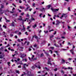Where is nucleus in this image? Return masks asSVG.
Returning a JSON list of instances; mask_svg holds the SVG:
<instances>
[{"label":"nucleus","instance_id":"nucleus-1","mask_svg":"<svg viewBox=\"0 0 76 76\" xmlns=\"http://www.w3.org/2000/svg\"><path fill=\"white\" fill-rule=\"evenodd\" d=\"M25 72L26 73H25V72H23V74H22L21 76H23L24 75H27V76H34V75L31 74V72H29V71L28 70H26L25 71Z\"/></svg>","mask_w":76,"mask_h":76},{"label":"nucleus","instance_id":"nucleus-2","mask_svg":"<svg viewBox=\"0 0 76 76\" xmlns=\"http://www.w3.org/2000/svg\"><path fill=\"white\" fill-rule=\"evenodd\" d=\"M20 57L22 58H23L25 56L26 57V55L24 53L22 54V53L20 52Z\"/></svg>","mask_w":76,"mask_h":76},{"label":"nucleus","instance_id":"nucleus-3","mask_svg":"<svg viewBox=\"0 0 76 76\" xmlns=\"http://www.w3.org/2000/svg\"><path fill=\"white\" fill-rule=\"evenodd\" d=\"M56 23L55 24L56 26H57L58 25H59V24L60 23V22L58 20H57L56 21Z\"/></svg>","mask_w":76,"mask_h":76},{"label":"nucleus","instance_id":"nucleus-4","mask_svg":"<svg viewBox=\"0 0 76 76\" xmlns=\"http://www.w3.org/2000/svg\"><path fill=\"white\" fill-rule=\"evenodd\" d=\"M51 10H52V11L56 12V11H58L59 10V9H54L53 8H51Z\"/></svg>","mask_w":76,"mask_h":76},{"label":"nucleus","instance_id":"nucleus-5","mask_svg":"<svg viewBox=\"0 0 76 76\" xmlns=\"http://www.w3.org/2000/svg\"><path fill=\"white\" fill-rule=\"evenodd\" d=\"M34 37H34L35 38H36L37 39H40V38H38V36H36V35H34L33 36V37H32L33 39L34 38Z\"/></svg>","mask_w":76,"mask_h":76},{"label":"nucleus","instance_id":"nucleus-6","mask_svg":"<svg viewBox=\"0 0 76 76\" xmlns=\"http://www.w3.org/2000/svg\"><path fill=\"white\" fill-rule=\"evenodd\" d=\"M18 20H22V24L23 25L24 24V20H22V18H19L18 19Z\"/></svg>","mask_w":76,"mask_h":76},{"label":"nucleus","instance_id":"nucleus-7","mask_svg":"<svg viewBox=\"0 0 76 76\" xmlns=\"http://www.w3.org/2000/svg\"><path fill=\"white\" fill-rule=\"evenodd\" d=\"M34 66L36 67H37L38 68H39V69H41L40 66L39 65H37V64H36L34 65Z\"/></svg>","mask_w":76,"mask_h":76},{"label":"nucleus","instance_id":"nucleus-8","mask_svg":"<svg viewBox=\"0 0 76 76\" xmlns=\"http://www.w3.org/2000/svg\"><path fill=\"white\" fill-rule=\"evenodd\" d=\"M32 57H31V61H32V60H37V58H34V55H33L32 56Z\"/></svg>","mask_w":76,"mask_h":76},{"label":"nucleus","instance_id":"nucleus-9","mask_svg":"<svg viewBox=\"0 0 76 76\" xmlns=\"http://www.w3.org/2000/svg\"><path fill=\"white\" fill-rule=\"evenodd\" d=\"M25 66H26V67H28V65L26 64H24V65L23 66V68L24 69H26V67H25Z\"/></svg>","mask_w":76,"mask_h":76},{"label":"nucleus","instance_id":"nucleus-10","mask_svg":"<svg viewBox=\"0 0 76 76\" xmlns=\"http://www.w3.org/2000/svg\"><path fill=\"white\" fill-rule=\"evenodd\" d=\"M74 50V49H72L70 50V51L71 52L72 54H75V53H74V51H73Z\"/></svg>","mask_w":76,"mask_h":76},{"label":"nucleus","instance_id":"nucleus-11","mask_svg":"<svg viewBox=\"0 0 76 76\" xmlns=\"http://www.w3.org/2000/svg\"><path fill=\"white\" fill-rule=\"evenodd\" d=\"M29 8H30V6H28V7H27L25 9V12H26V11H28V9H29Z\"/></svg>","mask_w":76,"mask_h":76},{"label":"nucleus","instance_id":"nucleus-12","mask_svg":"<svg viewBox=\"0 0 76 76\" xmlns=\"http://www.w3.org/2000/svg\"><path fill=\"white\" fill-rule=\"evenodd\" d=\"M65 63H66L65 62V61L64 60V59H62V62H61L62 64H64Z\"/></svg>","mask_w":76,"mask_h":76},{"label":"nucleus","instance_id":"nucleus-13","mask_svg":"<svg viewBox=\"0 0 76 76\" xmlns=\"http://www.w3.org/2000/svg\"><path fill=\"white\" fill-rule=\"evenodd\" d=\"M65 15H66V14H63L61 16V17H60V18L61 19H62V18H63L64 16H65Z\"/></svg>","mask_w":76,"mask_h":76},{"label":"nucleus","instance_id":"nucleus-14","mask_svg":"<svg viewBox=\"0 0 76 76\" xmlns=\"http://www.w3.org/2000/svg\"><path fill=\"white\" fill-rule=\"evenodd\" d=\"M27 60H28V59H27V58H26L23 59L22 60V61H25L26 62V61H27Z\"/></svg>","mask_w":76,"mask_h":76},{"label":"nucleus","instance_id":"nucleus-15","mask_svg":"<svg viewBox=\"0 0 76 76\" xmlns=\"http://www.w3.org/2000/svg\"><path fill=\"white\" fill-rule=\"evenodd\" d=\"M37 24H35L34 26H33V28H35V27H37Z\"/></svg>","mask_w":76,"mask_h":76},{"label":"nucleus","instance_id":"nucleus-16","mask_svg":"<svg viewBox=\"0 0 76 76\" xmlns=\"http://www.w3.org/2000/svg\"><path fill=\"white\" fill-rule=\"evenodd\" d=\"M1 9H3V8H4V5H3L2 4H1Z\"/></svg>","mask_w":76,"mask_h":76},{"label":"nucleus","instance_id":"nucleus-17","mask_svg":"<svg viewBox=\"0 0 76 76\" xmlns=\"http://www.w3.org/2000/svg\"><path fill=\"white\" fill-rule=\"evenodd\" d=\"M45 9L44 8H42V9H40V10L41 11V12H42L43 11V10H45Z\"/></svg>","mask_w":76,"mask_h":76},{"label":"nucleus","instance_id":"nucleus-18","mask_svg":"<svg viewBox=\"0 0 76 76\" xmlns=\"http://www.w3.org/2000/svg\"><path fill=\"white\" fill-rule=\"evenodd\" d=\"M11 26H15V23H14V22H12V23L11 24Z\"/></svg>","mask_w":76,"mask_h":76},{"label":"nucleus","instance_id":"nucleus-19","mask_svg":"<svg viewBox=\"0 0 76 76\" xmlns=\"http://www.w3.org/2000/svg\"><path fill=\"white\" fill-rule=\"evenodd\" d=\"M5 19L6 22H10V20H8L6 18H5Z\"/></svg>","mask_w":76,"mask_h":76},{"label":"nucleus","instance_id":"nucleus-20","mask_svg":"<svg viewBox=\"0 0 76 76\" xmlns=\"http://www.w3.org/2000/svg\"><path fill=\"white\" fill-rule=\"evenodd\" d=\"M53 37H54V36L53 35H51L50 37V40H51V38H53Z\"/></svg>","mask_w":76,"mask_h":76},{"label":"nucleus","instance_id":"nucleus-21","mask_svg":"<svg viewBox=\"0 0 76 76\" xmlns=\"http://www.w3.org/2000/svg\"><path fill=\"white\" fill-rule=\"evenodd\" d=\"M48 64H50V65H51H51H52V64L51 63V62L50 61H48Z\"/></svg>","mask_w":76,"mask_h":76},{"label":"nucleus","instance_id":"nucleus-22","mask_svg":"<svg viewBox=\"0 0 76 76\" xmlns=\"http://www.w3.org/2000/svg\"><path fill=\"white\" fill-rule=\"evenodd\" d=\"M23 29H22L21 30V31H24V30H25V26H23Z\"/></svg>","mask_w":76,"mask_h":76},{"label":"nucleus","instance_id":"nucleus-23","mask_svg":"<svg viewBox=\"0 0 76 76\" xmlns=\"http://www.w3.org/2000/svg\"><path fill=\"white\" fill-rule=\"evenodd\" d=\"M20 8L21 9H23L25 8V7H23L20 6Z\"/></svg>","mask_w":76,"mask_h":76},{"label":"nucleus","instance_id":"nucleus-24","mask_svg":"<svg viewBox=\"0 0 76 76\" xmlns=\"http://www.w3.org/2000/svg\"><path fill=\"white\" fill-rule=\"evenodd\" d=\"M44 56V53H42L40 55V57H43Z\"/></svg>","mask_w":76,"mask_h":76},{"label":"nucleus","instance_id":"nucleus-25","mask_svg":"<svg viewBox=\"0 0 76 76\" xmlns=\"http://www.w3.org/2000/svg\"><path fill=\"white\" fill-rule=\"evenodd\" d=\"M45 54H46V55L47 56H50V55H49V54L48 53H47V52H45Z\"/></svg>","mask_w":76,"mask_h":76},{"label":"nucleus","instance_id":"nucleus-26","mask_svg":"<svg viewBox=\"0 0 76 76\" xmlns=\"http://www.w3.org/2000/svg\"><path fill=\"white\" fill-rule=\"evenodd\" d=\"M45 69H46V70L47 71H48L50 70V69L48 68L47 67H45Z\"/></svg>","mask_w":76,"mask_h":76},{"label":"nucleus","instance_id":"nucleus-27","mask_svg":"<svg viewBox=\"0 0 76 76\" xmlns=\"http://www.w3.org/2000/svg\"><path fill=\"white\" fill-rule=\"evenodd\" d=\"M48 7V9H49L50 8V7H51V5H49L47 6Z\"/></svg>","mask_w":76,"mask_h":76},{"label":"nucleus","instance_id":"nucleus-28","mask_svg":"<svg viewBox=\"0 0 76 76\" xmlns=\"http://www.w3.org/2000/svg\"><path fill=\"white\" fill-rule=\"evenodd\" d=\"M44 32L45 34H47V33L48 32V31H44Z\"/></svg>","mask_w":76,"mask_h":76},{"label":"nucleus","instance_id":"nucleus-29","mask_svg":"<svg viewBox=\"0 0 76 76\" xmlns=\"http://www.w3.org/2000/svg\"><path fill=\"white\" fill-rule=\"evenodd\" d=\"M68 28L69 30H70V29H71V27H70V26H68Z\"/></svg>","mask_w":76,"mask_h":76},{"label":"nucleus","instance_id":"nucleus-30","mask_svg":"<svg viewBox=\"0 0 76 76\" xmlns=\"http://www.w3.org/2000/svg\"><path fill=\"white\" fill-rule=\"evenodd\" d=\"M56 39H60V38H59L58 37H56Z\"/></svg>","mask_w":76,"mask_h":76},{"label":"nucleus","instance_id":"nucleus-31","mask_svg":"<svg viewBox=\"0 0 76 76\" xmlns=\"http://www.w3.org/2000/svg\"><path fill=\"white\" fill-rule=\"evenodd\" d=\"M35 3H33V4H32V7H35Z\"/></svg>","mask_w":76,"mask_h":76},{"label":"nucleus","instance_id":"nucleus-32","mask_svg":"<svg viewBox=\"0 0 76 76\" xmlns=\"http://www.w3.org/2000/svg\"><path fill=\"white\" fill-rule=\"evenodd\" d=\"M26 17H27V18H29V15L28 14H27Z\"/></svg>","mask_w":76,"mask_h":76},{"label":"nucleus","instance_id":"nucleus-33","mask_svg":"<svg viewBox=\"0 0 76 76\" xmlns=\"http://www.w3.org/2000/svg\"><path fill=\"white\" fill-rule=\"evenodd\" d=\"M48 30H50V28H51V27L50 26H48Z\"/></svg>","mask_w":76,"mask_h":76},{"label":"nucleus","instance_id":"nucleus-34","mask_svg":"<svg viewBox=\"0 0 76 76\" xmlns=\"http://www.w3.org/2000/svg\"><path fill=\"white\" fill-rule=\"evenodd\" d=\"M16 73H18V74H19L20 73H19V71L18 70H16Z\"/></svg>","mask_w":76,"mask_h":76},{"label":"nucleus","instance_id":"nucleus-35","mask_svg":"<svg viewBox=\"0 0 76 76\" xmlns=\"http://www.w3.org/2000/svg\"><path fill=\"white\" fill-rule=\"evenodd\" d=\"M68 69H71V70H72L73 69V68H72V67L70 68V67H69L67 68Z\"/></svg>","mask_w":76,"mask_h":76},{"label":"nucleus","instance_id":"nucleus-36","mask_svg":"<svg viewBox=\"0 0 76 76\" xmlns=\"http://www.w3.org/2000/svg\"><path fill=\"white\" fill-rule=\"evenodd\" d=\"M26 20H24V22H26V20H29V18H26Z\"/></svg>","mask_w":76,"mask_h":76},{"label":"nucleus","instance_id":"nucleus-37","mask_svg":"<svg viewBox=\"0 0 76 76\" xmlns=\"http://www.w3.org/2000/svg\"><path fill=\"white\" fill-rule=\"evenodd\" d=\"M55 46H56V47H59V46L58 45H56L55 44Z\"/></svg>","mask_w":76,"mask_h":76},{"label":"nucleus","instance_id":"nucleus-38","mask_svg":"<svg viewBox=\"0 0 76 76\" xmlns=\"http://www.w3.org/2000/svg\"><path fill=\"white\" fill-rule=\"evenodd\" d=\"M7 64H8V65L9 66H10V62H8Z\"/></svg>","mask_w":76,"mask_h":76},{"label":"nucleus","instance_id":"nucleus-39","mask_svg":"<svg viewBox=\"0 0 76 76\" xmlns=\"http://www.w3.org/2000/svg\"><path fill=\"white\" fill-rule=\"evenodd\" d=\"M30 27H31L30 26H28L27 29H29Z\"/></svg>","mask_w":76,"mask_h":76},{"label":"nucleus","instance_id":"nucleus-40","mask_svg":"<svg viewBox=\"0 0 76 76\" xmlns=\"http://www.w3.org/2000/svg\"><path fill=\"white\" fill-rule=\"evenodd\" d=\"M3 58V56H2L0 55V58Z\"/></svg>","mask_w":76,"mask_h":76},{"label":"nucleus","instance_id":"nucleus-41","mask_svg":"<svg viewBox=\"0 0 76 76\" xmlns=\"http://www.w3.org/2000/svg\"><path fill=\"white\" fill-rule=\"evenodd\" d=\"M68 45H72L71 44V43H70V42H69L68 43Z\"/></svg>","mask_w":76,"mask_h":76},{"label":"nucleus","instance_id":"nucleus-42","mask_svg":"<svg viewBox=\"0 0 76 76\" xmlns=\"http://www.w3.org/2000/svg\"><path fill=\"white\" fill-rule=\"evenodd\" d=\"M42 13H41L39 15V16H40V18H41L42 17Z\"/></svg>","mask_w":76,"mask_h":76},{"label":"nucleus","instance_id":"nucleus-43","mask_svg":"<svg viewBox=\"0 0 76 76\" xmlns=\"http://www.w3.org/2000/svg\"><path fill=\"white\" fill-rule=\"evenodd\" d=\"M50 48H51L52 50H53L54 48V47H50Z\"/></svg>","mask_w":76,"mask_h":76},{"label":"nucleus","instance_id":"nucleus-44","mask_svg":"<svg viewBox=\"0 0 76 76\" xmlns=\"http://www.w3.org/2000/svg\"><path fill=\"white\" fill-rule=\"evenodd\" d=\"M3 27H4V28H5V29H6V26L4 25L3 26Z\"/></svg>","mask_w":76,"mask_h":76},{"label":"nucleus","instance_id":"nucleus-45","mask_svg":"<svg viewBox=\"0 0 76 76\" xmlns=\"http://www.w3.org/2000/svg\"><path fill=\"white\" fill-rule=\"evenodd\" d=\"M12 5H13V6H14V7H16V5L14 3L12 4Z\"/></svg>","mask_w":76,"mask_h":76},{"label":"nucleus","instance_id":"nucleus-46","mask_svg":"<svg viewBox=\"0 0 76 76\" xmlns=\"http://www.w3.org/2000/svg\"><path fill=\"white\" fill-rule=\"evenodd\" d=\"M24 15V12H23L22 13H21V15H22V16H23Z\"/></svg>","mask_w":76,"mask_h":76},{"label":"nucleus","instance_id":"nucleus-47","mask_svg":"<svg viewBox=\"0 0 76 76\" xmlns=\"http://www.w3.org/2000/svg\"><path fill=\"white\" fill-rule=\"evenodd\" d=\"M37 45L35 44V45H34V47H37Z\"/></svg>","mask_w":76,"mask_h":76},{"label":"nucleus","instance_id":"nucleus-48","mask_svg":"<svg viewBox=\"0 0 76 76\" xmlns=\"http://www.w3.org/2000/svg\"><path fill=\"white\" fill-rule=\"evenodd\" d=\"M56 33H57V32L56 31H55L54 33L53 34V35H56Z\"/></svg>","mask_w":76,"mask_h":76},{"label":"nucleus","instance_id":"nucleus-49","mask_svg":"<svg viewBox=\"0 0 76 76\" xmlns=\"http://www.w3.org/2000/svg\"><path fill=\"white\" fill-rule=\"evenodd\" d=\"M31 68L32 69H35V67H34V66H32Z\"/></svg>","mask_w":76,"mask_h":76},{"label":"nucleus","instance_id":"nucleus-50","mask_svg":"<svg viewBox=\"0 0 76 76\" xmlns=\"http://www.w3.org/2000/svg\"><path fill=\"white\" fill-rule=\"evenodd\" d=\"M49 51H50V53H51V54L53 53V51H52V50H49Z\"/></svg>","mask_w":76,"mask_h":76},{"label":"nucleus","instance_id":"nucleus-51","mask_svg":"<svg viewBox=\"0 0 76 76\" xmlns=\"http://www.w3.org/2000/svg\"><path fill=\"white\" fill-rule=\"evenodd\" d=\"M0 31H3V29H2V28H0Z\"/></svg>","mask_w":76,"mask_h":76},{"label":"nucleus","instance_id":"nucleus-52","mask_svg":"<svg viewBox=\"0 0 76 76\" xmlns=\"http://www.w3.org/2000/svg\"><path fill=\"white\" fill-rule=\"evenodd\" d=\"M19 2L20 3H22V1L21 0H20L19 1Z\"/></svg>","mask_w":76,"mask_h":76},{"label":"nucleus","instance_id":"nucleus-53","mask_svg":"<svg viewBox=\"0 0 76 76\" xmlns=\"http://www.w3.org/2000/svg\"><path fill=\"white\" fill-rule=\"evenodd\" d=\"M29 42H27V45H29Z\"/></svg>","mask_w":76,"mask_h":76},{"label":"nucleus","instance_id":"nucleus-54","mask_svg":"<svg viewBox=\"0 0 76 76\" xmlns=\"http://www.w3.org/2000/svg\"><path fill=\"white\" fill-rule=\"evenodd\" d=\"M3 11V10H2V9L1 8H0V12H2Z\"/></svg>","mask_w":76,"mask_h":76},{"label":"nucleus","instance_id":"nucleus-55","mask_svg":"<svg viewBox=\"0 0 76 76\" xmlns=\"http://www.w3.org/2000/svg\"><path fill=\"white\" fill-rule=\"evenodd\" d=\"M18 68H21V66L20 65L18 66Z\"/></svg>","mask_w":76,"mask_h":76},{"label":"nucleus","instance_id":"nucleus-56","mask_svg":"<svg viewBox=\"0 0 76 76\" xmlns=\"http://www.w3.org/2000/svg\"><path fill=\"white\" fill-rule=\"evenodd\" d=\"M13 34H10V36L11 37H13Z\"/></svg>","mask_w":76,"mask_h":76},{"label":"nucleus","instance_id":"nucleus-57","mask_svg":"<svg viewBox=\"0 0 76 76\" xmlns=\"http://www.w3.org/2000/svg\"><path fill=\"white\" fill-rule=\"evenodd\" d=\"M61 73H64V71L63 70H62L61 71Z\"/></svg>","mask_w":76,"mask_h":76},{"label":"nucleus","instance_id":"nucleus-58","mask_svg":"<svg viewBox=\"0 0 76 76\" xmlns=\"http://www.w3.org/2000/svg\"><path fill=\"white\" fill-rule=\"evenodd\" d=\"M42 4H44V1L41 2Z\"/></svg>","mask_w":76,"mask_h":76},{"label":"nucleus","instance_id":"nucleus-59","mask_svg":"<svg viewBox=\"0 0 76 76\" xmlns=\"http://www.w3.org/2000/svg\"><path fill=\"white\" fill-rule=\"evenodd\" d=\"M15 10V8H13V9H12V11H14Z\"/></svg>","mask_w":76,"mask_h":76},{"label":"nucleus","instance_id":"nucleus-60","mask_svg":"<svg viewBox=\"0 0 76 76\" xmlns=\"http://www.w3.org/2000/svg\"><path fill=\"white\" fill-rule=\"evenodd\" d=\"M2 34L3 35H5V32H3V33H2Z\"/></svg>","mask_w":76,"mask_h":76},{"label":"nucleus","instance_id":"nucleus-61","mask_svg":"<svg viewBox=\"0 0 76 76\" xmlns=\"http://www.w3.org/2000/svg\"><path fill=\"white\" fill-rule=\"evenodd\" d=\"M18 42H20V39H18Z\"/></svg>","mask_w":76,"mask_h":76},{"label":"nucleus","instance_id":"nucleus-62","mask_svg":"<svg viewBox=\"0 0 76 76\" xmlns=\"http://www.w3.org/2000/svg\"><path fill=\"white\" fill-rule=\"evenodd\" d=\"M54 71H57V69L56 68V69H54Z\"/></svg>","mask_w":76,"mask_h":76},{"label":"nucleus","instance_id":"nucleus-63","mask_svg":"<svg viewBox=\"0 0 76 76\" xmlns=\"http://www.w3.org/2000/svg\"><path fill=\"white\" fill-rule=\"evenodd\" d=\"M61 38L62 39H64V38H65V37L62 36L61 37Z\"/></svg>","mask_w":76,"mask_h":76},{"label":"nucleus","instance_id":"nucleus-64","mask_svg":"<svg viewBox=\"0 0 76 76\" xmlns=\"http://www.w3.org/2000/svg\"><path fill=\"white\" fill-rule=\"evenodd\" d=\"M57 56H58V57H59V56H60V55H59V54L57 53Z\"/></svg>","mask_w":76,"mask_h":76}]
</instances>
